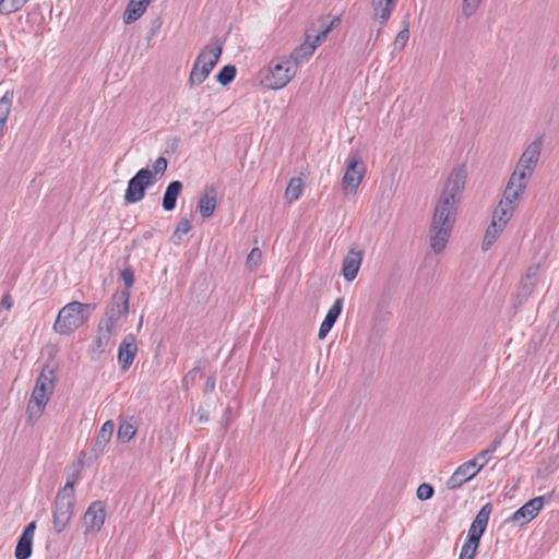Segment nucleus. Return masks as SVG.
I'll list each match as a JSON object with an SVG mask.
<instances>
[{
  "mask_svg": "<svg viewBox=\"0 0 559 559\" xmlns=\"http://www.w3.org/2000/svg\"><path fill=\"white\" fill-rule=\"evenodd\" d=\"M294 61L286 56L273 58L269 64L258 73L260 85L267 90H282L287 86L297 74Z\"/></svg>",
  "mask_w": 559,
  "mask_h": 559,
  "instance_id": "f257e3e1",
  "label": "nucleus"
},
{
  "mask_svg": "<svg viewBox=\"0 0 559 559\" xmlns=\"http://www.w3.org/2000/svg\"><path fill=\"white\" fill-rule=\"evenodd\" d=\"M94 310L95 305L71 301L59 310L52 330L59 335H70L85 325Z\"/></svg>",
  "mask_w": 559,
  "mask_h": 559,
  "instance_id": "f03ea898",
  "label": "nucleus"
},
{
  "mask_svg": "<svg viewBox=\"0 0 559 559\" xmlns=\"http://www.w3.org/2000/svg\"><path fill=\"white\" fill-rule=\"evenodd\" d=\"M80 478V471L69 476L64 486L58 491L52 510V525L57 534L64 531L71 521L75 506L74 485Z\"/></svg>",
  "mask_w": 559,
  "mask_h": 559,
  "instance_id": "7ed1b4c3",
  "label": "nucleus"
},
{
  "mask_svg": "<svg viewBox=\"0 0 559 559\" xmlns=\"http://www.w3.org/2000/svg\"><path fill=\"white\" fill-rule=\"evenodd\" d=\"M55 390V372L50 368H44L36 379L31 399L27 403V419L35 423L43 415Z\"/></svg>",
  "mask_w": 559,
  "mask_h": 559,
  "instance_id": "20e7f679",
  "label": "nucleus"
},
{
  "mask_svg": "<svg viewBox=\"0 0 559 559\" xmlns=\"http://www.w3.org/2000/svg\"><path fill=\"white\" fill-rule=\"evenodd\" d=\"M543 148V138L538 136L526 145L522 152L508 183L526 190L533 173L538 164Z\"/></svg>",
  "mask_w": 559,
  "mask_h": 559,
  "instance_id": "39448f33",
  "label": "nucleus"
},
{
  "mask_svg": "<svg viewBox=\"0 0 559 559\" xmlns=\"http://www.w3.org/2000/svg\"><path fill=\"white\" fill-rule=\"evenodd\" d=\"M466 178L467 170L464 165L454 167L436 197L435 203L448 209L455 217L457 215V206L465 188Z\"/></svg>",
  "mask_w": 559,
  "mask_h": 559,
  "instance_id": "423d86ee",
  "label": "nucleus"
},
{
  "mask_svg": "<svg viewBox=\"0 0 559 559\" xmlns=\"http://www.w3.org/2000/svg\"><path fill=\"white\" fill-rule=\"evenodd\" d=\"M456 217L448 209L435 203L429 229L430 247L435 253H441L449 241Z\"/></svg>",
  "mask_w": 559,
  "mask_h": 559,
  "instance_id": "0eeeda50",
  "label": "nucleus"
},
{
  "mask_svg": "<svg viewBox=\"0 0 559 559\" xmlns=\"http://www.w3.org/2000/svg\"><path fill=\"white\" fill-rule=\"evenodd\" d=\"M222 51L223 44L218 40H213L201 49L189 74L188 83L191 87L202 84L207 79L217 64Z\"/></svg>",
  "mask_w": 559,
  "mask_h": 559,
  "instance_id": "6e6552de",
  "label": "nucleus"
},
{
  "mask_svg": "<svg viewBox=\"0 0 559 559\" xmlns=\"http://www.w3.org/2000/svg\"><path fill=\"white\" fill-rule=\"evenodd\" d=\"M318 22L321 24L322 29H320L314 36L306 33L304 43L296 47L288 56H286L287 59L294 61L297 71L302 63L310 59L317 47L323 40H325L330 32L340 25L341 17L335 16L328 25H324L323 19H320Z\"/></svg>",
  "mask_w": 559,
  "mask_h": 559,
  "instance_id": "1a4fd4ad",
  "label": "nucleus"
},
{
  "mask_svg": "<svg viewBox=\"0 0 559 559\" xmlns=\"http://www.w3.org/2000/svg\"><path fill=\"white\" fill-rule=\"evenodd\" d=\"M366 165L358 153H353L346 160V169L341 181L346 195H355L365 177Z\"/></svg>",
  "mask_w": 559,
  "mask_h": 559,
  "instance_id": "9d476101",
  "label": "nucleus"
},
{
  "mask_svg": "<svg viewBox=\"0 0 559 559\" xmlns=\"http://www.w3.org/2000/svg\"><path fill=\"white\" fill-rule=\"evenodd\" d=\"M524 191L523 189L518 190V187L511 186V183H507L502 198L492 213L491 221L500 223L501 226L506 227L512 218Z\"/></svg>",
  "mask_w": 559,
  "mask_h": 559,
  "instance_id": "9b49d317",
  "label": "nucleus"
},
{
  "mask_svg": "<svg viewBox=\"0 0 559 559\" xmlns=\"http://www.w3.org/2000/svg\"><path fill=\"white\" fill-rule=\"evenodd\" d=\"M130 293L115 292L106 306L105 316L99 323L116 329L118 323L129 313Z\"/></svg>",
  "mask_w": 559,
  "mask_h": 559,
  "instance_id": "f8f14e48",
  "label": "nucleus"
},
{
  "mask_svg": "<svg viewBox=\"0 0 559 559\" xmlns=\"http://www.w3.org/2000/svg\"><path fill=\"white\" fill-rule=\"evenodd\" d=\"M156 182L152 170L148 168L140 169L128 182L124 193V201L133 204L142 201L145 197V190Z\"/></svg>",
  "mask_w": 559,
  "mask_h": 559,
  "instance_id": "ddd939ff",
  "label": "nucleus"
},
{
  "mask_svg": "<svg viewBox=\"0 0 559 559\" xmlns=\"http://www.w3.org/2000/svg\"><path fill=\"white\" fill-rule=\"evenodd\" d=\"M106 520V506L103 501H93L82 516L83 533L97 534L100 532Z\"/></svg>",
  "mask_w": 559,
  "mask_h": 559,
  "instance_id": "4468645a",
  "label": "nucleus"
},
{
  "mask_svg": "<svg viewBox=\"0 0 559 559\" xmlns=\"http://www.w3.org/2000/svg\"><path fill=\"white\" fill-rule=\"evenodd\" d=\"M486 465V461L481 462L476 468V461H467L461 464L455 472L447 480V488L454 490L463 486L465 483L474 478Z\"/></svg>",
  "mask_w": 559,
  "mask_h": 559,
  "instance_id": "2eb2a0df",
  "label": "nucleus"
},
{
  "mask_svg": "<svg viewBox=\"0 0 559 559\" xmlns=\"http://www.w3.org/2000/svg\"><path fill=\"white\" fill-rule=\"evenodd\" d=\"M540 265L538 263L530 265L523 277L521 278L518 287L516 297L519 302L526 301L533 294L538 281H539Z\"/></svg>",
  "mask_w": 559,
  "mask_h": 559,
  "instance_id": "dca6fc26",
  "label": "nucleus"
},
{
  "mask_svg": "<svg viewBox=\"0 0 559 559\" xmlns=\"http://www.w3.org/2000/svg\"><path fill=\"white\" fill-rule=\"evenodd\" d=\"M114 331L115 330L109 326H106L102 323L98 324L96 335L90 347V355L92 360L98 359L104 354L106 347L110 343Z\"/></svg>",
  "mask_w": 559,
  "mask_h": 559,
  "instance_id": "f3484780",
  "label": "nucleus"
},
{
  "mask_svg": "<svg viewBox=\"0 0 559 559\" xmlns=\"http://www.w3.org/2000/svg\"><path fill=\"white\" fill-rule=\"evenodd\" d=\"M544 506V498L543 497H535L524 503L520 509H518L511 520L513 522H521L522 524L528 523L534 518L537 516L539 511L542 510Z\"/></svg>",
  "mask_w": 559,
  "mask_h": 559,
  "instance_id": "a211bd4d",
  "label": "nucleus"
},
{
  "mask_svg": "<svg viewBox=\"0 0 559 559\" xmlns=\"http://www.w3.org/2000/svg\"><path fill=\"white\" fill-rule=\"evenodd\" d=\"M362 262V251L350 248L342 264V274L347 282L356 278Z\"/></svg>",
  "mask_w": 559,
  "mask_h": 559,
  "instance_id": "6ab92c4d",
  "label": "nucleus"
},
{
  "mask_svg": "<svg viewBox=\"0 0 559 559\" xmlns=\"http://www.w3.org/2000/svg\"><path fill=\"white\" fill-rule=\"evenodd\" d=\"M138 352L135 336L133 334L127 335L121 342L118 349V361L123 370L129 369L132 365Z\"/></svg>",
  "mask_w": 559,
  "mask_h": 559,
  "instance_id": "aec40b11",
  "label": "nucleus"
},
{
  "mask_svg": "<svg viewBox=\"0 0 559 559\" xmlns=\"http://www.w3.org/2000/svg\"><path fill=\"white\" fill-rule=\"evenodd\" d=\"M217 205V193L215 188H206L198 201V210L203 218L213 216Z\"/></svg>",
  "mask_w": 559,
  "mask_h": 559,
  "instance_id": "412c9836",
  "label": "nucleus"
},
{
  "mask_svg": "<svg viewBox=\"0 0 559 559\" xmlns=\"http://www.w3.org/2000/svg\"><path fill=\"white\" fill-rule=\"evenodd\" d=\"M343 309V299L337 298L333 306L329 309L323 322L320 325L318 337L319 340L325 338L328 333L333 328L334 323L336 322L338 316L341 314Z\"/></svg>",
  "mask_w": 559,
  "mask_h": 559,
  "instance_id": "4be33fe9",
  "label": "nucleus"
},
{
  "mask_svg": "<svg viewBox=\"0 0 559 559\" xmlns=\"http://www.w3.org/2000/svg\"><path fill=\"white\" fill-rule=\"evenodd\" d=\"M372 19L384 24L394 8V0H371Z\"/></svg>",
  "mask_w": 559,
  "mask_h": 559,
  "instance_id": "5701e85b",
  "label": "nucleus"
},
{
  "mask_svg": "<svg viewBox=\"0 0 559 559\" xmlns=\"http://www.w3.org/2000/svg\"><path fill=\"white\" fill-rule=\"evenodd\" d=\"M183 185L179 180L171 181L164 193L162 205L167 212L173 211L176 206L178 197L182 191Z\"/></svg>",
  "mask_w": 559,
  "mask_h": 559,
  "instance_id": "b1692460",
  "label": "nucleus"
},
{
  "mask_svg": "<svg viewBox=\"0 0 559 559\" xmlns=\"http://www.w3.org/2000/svg\"><path fill=\"white\" fill-rule=\"evenodd\" d=\"M146 9L147 7L141 1L130 0L123 13V22L126 24L135 22L144 14Z\"/></svg>",
  "mask_w": 559,
  "mask_h": 559,
  "instance_id": "393cba45",
  "label": "nucleus"
},
{
  "mask_svg": "<svg viewBox=\"0 0 559 559\" xmlns=\"http://www.w3.org/2000/svg\"><path fill=\"white\" fill-rule=\"evenodd\" d=\"M13 103V92L7 91L4 95L0 98V136L3 134L4 127L7 124V120L11 112Z\"/></svg>",
  "mask_w": 559,
  "mask_h": 559,
  "instance_id": "a878e982",
  "label": "nucleus"
},
{
  "mask_svg": "<svg viewBox=\"0 0 559 559\" xmlns=\"http://www.w3.org/2000/svg\"><path fill=\"white\" fill-rule=\"evenodd\" d=\"M305 188V182L300 177H293L284 193V199L288 203L298 200Z\"/></svg>",
  "mask_w": 559,
  "mask_h": 559,
  "instance_id": "bb28decb",
  "label": "nucleus"
},
{
  "mask_svg": "<svg viewBox=\"0 0 559 559\" xmlns=\"http://www.w3.org/2000/svg\"><path fill=\"white\" fill-rule=\"evenodd\" d=\"M506 227L501 226L500 223L492 222L486 229L484 240H483V250L487 251L498 239V237L501 235V233L504 230Z\"/></svg>",
  "mask_w": 559,
  "mask_h": 559,
  "instance_id": "cd10ccee",
  "label": "nucleus"
},
{
  "mask_svg": "<svg viewBox=\"0 0 559 559\" xmlns=\"http://www.w3.org/2000/svg\"><path fill=\"white\" fill-rule=\"evenodd\" d=\"M114 429L115 425L111 420H107L106 423H104L100 430L98 431L95 441V447L103 450L106 447V444L110 441Z\"/></svg>",
  "mask_w": 559,
  "mask_h": 559,
  "instance_id": "c85d7f7f",
  "label": "nucleus"
},
{
  "mask_svg": "<svg viewBox=\"0 0 559 559\" xmlns=\"http://www.w3.org/2000/svg\"><path fill=\"white\" fill-rule=\"evenodd\" d=\"M33 539L21 536L15 548V559H28L32 555Z\"/></svg>",
  "mask_w": 559,
  "mask_h": 559,
  "instance_id": "c756f323",
  "label": "nucleus"
},
{
  "mask_svg": "<svg viewBox=\"0 0 559 559\" xmlns=\"http://www.w3.org/2000/svg\"><path fill=\"white\" fill-rule=\"evenodd\" d=\"M135 433L136 427L132 423L123 421L118 427L117 437L121 442L127 443L135 436Z\"/></svg>",
  "mask_w": 559,
  "mask_h": 559,
  "instance_id": "7c9ffc66",
  "label": "nucleus"
},
{
  "mask_svg": "<svg viewBox=\"0 0 559 559\" xmlns=\"http://www.w3.org/2000/svg\"><path fill=\"white\" fill-rule=\"evenodd\" d=\"M501 443V439H496L491 442V444L486 448L485 450H481L472 461H476V468L481 462L486 461V464L490 460L491 455L497 451Z\"/></svg>",
  "mask_w": 559,
  "mask_h": 559,
  "instance_id": "2f4dec72",
  "label": "nucleus"
},
{
  "mask_svg": "<svg viewBox=\"0 0 559 559\" xmlns=\"http://www.w3.org/2000/svg\"><path fill=\"white\" fill-rule=\"evenodd\" d=\"M29 0H0V12L11 14L22 9Z\"/></svg>",
  "mask_w": 559,
  "mask_h": 559,
  "instance_id": "473e14b6",
  "label": "nucleus"
},
{
  "mask_svg": "<svg viewBox=\"0 0 559 559\" xmlns=\"http://www.w3.org/2000/svg\"><path fill=\"white\" fill-rule=\"evenodd\" d=\"M236 67L228 64L225 66L216 75V80L223 86L228 85L236 76Z\"/></svg>",
  "mask_w": 559,
  "mask_h": 559,
  "instance_id": "72a5a7b5",
  "label": "nucleus"
},
{
  "mask_svg": "<svg viewBox=\"0 0 559 559\" xmlns=\"http://www.w3.org/2000/svg\"><path fill=\"white\" fill-rule=\"evenodd\" d=\"M409 39V23L404 22V27L397 33L394 39V48L403 50Z\"/></svg>",
  "mask_w": 559,
  "mask_h": 559,
  "instance_id": "f704fd0d",
  "label": "nucleus"
},
{
  "mask_svg": "<svg viewBox=\"0 0 559 559\" xmlns=\"http://www.w3.org/2000/svg\"><path fill=\"white\" fill-rule=\"evenodd\" d=\"M491 511H492L491 504L490 503H486L478 511V513H477L476 518L474 519L473 523L478 525V526H480V527L486 528L487 524H488V521H489V516H490Z\"/></svg>",
  "mask_w": 559,
  "mask_h": 559,
  "instance_id": "c9c22d12",
  "label": "nucleus"
},
{
  "mask_svg": "<svg viewBox=\"0 0 559 559\" xmlns=\"http://www.w3.org/2000/svg\"><path fill=\"white\" fill-rule=\"evenodd\" d=\"M201 374V369L199 367L192 368L183 378L181 381V386L183 390L188 391L190 388H192L198 378Z\"/></svg>",
  "mask_w": 559,
  "mask_h": 559,
  "instance_id": "e433bc0d",
  "label": "nucleus"
},
{
  "mask_svg": "<svg viewBox=\"0 0 559 559\" xmlns=\"http://www.w3.org/2000/svg\"><path fill=\"white\" fill-rule=\"evenodd\" d=\"M483 0H462V14L468 19L479 9Z\"/></svg>",
  "mask_w": 559,
  "mask_h": 559,
  "instance_id": "4c0bfd02",
  "label": "nucleus"
},
{
  "mask_svg": "<svg viewBox=\"0 0 559 559\" xmlns=\"http://www.w3.org/2000/svg\"><path fill=\"white\" fill-rule=\"evenodd\" d=\"M191 228L192 226L188 218L180 219L173 234V237L178 239L176 243H178L181 239V236L188 234L191 230Z\"/></svg>",
  "mask_w": 559,
  "mask_h": 559,
  "instance_id": "58836bf2",
  "label": "nucleus"
},
{
  "mask_svg": "<svg viewBox=\"0 0 559 559\" xmlns=\"http://www.w3.org/2000/svg\"><path fill=\"white\" fill-rule=\"evenodd\" d=\"M479 545L474 543L465 542L462 546L459 559H474Z\"/></svg>",
  "mask_w": 559,
  "mask_h": 559,
  "instance_id": "ea45409f",
  "label": "nucleus"
},
{
  "mask_svg": "<svg viewBox=\"0 0 559 559\" xmlns=\"http://www.w3.org/2000/svg\"><path fill=\"white\" fill-rule=\"evenodd\" d=\"M486 528L480 527L474 523H472L468 532H467V542L479 545L480 537L483 536Z\"/></svg>",
  "mask_w": 559,
  "mask_h": 559,
  "instance_id": "a19ab883",
  "label": "nucleus"
},
{
  "mask_svg": "<svg viewBox=\"0 0 559 559\" xmlns=\"http://www.w3.org/2000/svg\"><path fill=\"white\" fill-rule=\"evenodd\" d=\"M262 252L259 248H253L247 257L246 264L249 270H254L261 261Z\"/></svg>",
  "mask_w": 559,
  "mask_h": 559,
  "instance_id": "79ce46f5",
  "label": "nucleus"
},
{
  "mask_svg": "<svg viewBox=\"0 0 559 559\" xmlns=\"http://www.w3.org/2000/svg\"><path fill=\"white\" fill-rule=\"evenodd\" d=\"M120 277L121 280L123 281V284H124V289H122L121 292H128L130 293V289L134 283V273H133V270L131 267H126L121 271L120 273Z\"/></svg>",
  "mask_w": 559,
  "mask_h": 559,
  "instance_id": "37998d69",
  "label": "nucleus"
},
{
  "mask_svg": "<svg viewBox=\"0 0 559 559\" xmlns=\"http://www.w3.org/2000/svg\"><path fill=\"white\" fill-rule=\"evenodd\" d=\"M416 495L419 500H428L433 496V488L431 485L424 483L418 486Z\"/></svg>",
  "mask_w": 559,
  "mask_h": 559,
  "instance_id": "c03bdc74",
  "label": "nucleus"
},
{
  "mask_svg": "<svg viewBox=\"0 0 559 559\" xmlns=\"http://www.w3.org/2000/svg\"><path fill=\"white\" fill-rule=\"evenodd\" d=\"M168 162L165 157H158L154 164H153V175L156 178V176H163L167 169Z\"/></svg>",
  "mask_w": 559,
  "mask_h": 559,
  "instance_id": "a18cd8bd",
  "label": "nucleus"
},
{
  "mask_svg": "<svg viewBox=\"0 0 559 559\" xmlns=\"http://www.w3.org/2000/svg\"><path fill=\"white\" fill-rule=\"evenodd\" d=\"M160 27H162V21L158 20V19L155 20L154 23L151 26L150 32H148L147 39L151 40L152 38H154L158 34Z\"/></svg>",
  "mask_w": 559,
  "mask_h": 559,
  "instance_id": "49530a36",
  "label": "nucleus"
},
{
  "mask_svg": "<svg viewBox=\"0 0 559 559\" xmlns=\"http://www.w3.org/2000/svg\"><path fill=\"white\" fill-rule=\"evenodd\" d=\"M215 385H216V377H215V374H212L206 379L203 391L205 393L212 392V391H214Z\"/></svg>",
  "mask_w": 559,
  "mask_h": 559,
  "instance_id": "de8ad7c7",
  "label": "nucleus"
},
{
  "mask_svg": "<svg viewBox=\"0 0 559 559\" xmlns=\"http://www.w3.org/2000/svg\"><path fill=\"white\" fill-rule=\"evenodd\" d=\"M13 306L12 298L9 294H4L0 301V307L7 311L11 310Z\"/></svg>",
  "mask_w": 559,
  "mask_h": 559,
  "instance_id": "09e8293b",
  "label": "nucleus"
},
{
  "mask_svg": "<svg viewBox=\"0 0 559 559\" xmlns=\"http://www.w3.org/2000/svg\"><path fill=\"white\" fill-rule=\"evenodd\" d=\"M35 528H36V523L35 522H31L26 525V527L24 528V532L21 536L23 537H27L29 539H33L34 537V533H35Z\"/></svg>",
  "mask_w": 559,
  "mask_h": 559,
  "instance_id": "8fccbe9b",
  "label": "nucleus"
},
{
  "mask_svg": "<svg viewBox=\"0 0 559 559\" xmlns=\"http://www.w3.org/2000/svg\"><path fill=\"white\" fill-rule=\"evenodd\" d=\"M195 415L198 417V421L201 424L206 423L209 420V413L202 407L198 408Z\"/></svg>",
  "mask_w": 559,
  "mask_h": 559,
  "instance_id": "3c124183",
  "label": "nucleus"
},
{
  "mask_svg": "<svg viewBox=\"0 0 559 559\" xmlns=\"http://www.w3.org/2000/svg\"><path fill=\"white\" fill-rule=\"evenodd\" d=\"M142 324H143V316H141V318H140L139 329L142 326Z\"/></svg>",
  "mask_w": 559,
  "mask_h": 559,
  "instance_id": "603ef678",
  "label": "nucleus"
},
{
  "mask_svg": "<svg viewBox=\"0 0 559 559\" xmlns=\"http://www.w3.org/2000/svg\"><path fill=\"white\" fill-rule=\"evenodd\" d=\"M557 311L559 312V305H558Z\"/></svg>",
  "mask_w": 559,
  "mask_h": 559,
  "instance_id": "864d4df0",
  "label": "nucleus"
}]
</instances>
